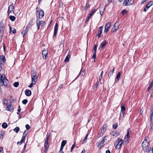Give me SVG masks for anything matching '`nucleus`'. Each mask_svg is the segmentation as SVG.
<instances>
[{
  "instance_id": "1",
  "label": "nucleus",
  "mask_w": 153,
  "mask_h": 153,
  "mask_svg": "<svg viewBox=\"0 0 153 153\" xmlns=\"http://www.w3.org/2000/svg\"><path fill=\"white\" fill-rule=\"evenodd\" d=\"M3 85L9 87L10 86L9 81L6 79L4 74H1L0 73V86H2Z\"/></svg>"
},
{
  "instance_id": "2",
  "label": "nucleus",
  "mask_w": 153,
  "mask_h": 153,
  "mask_svg": "<svg viewBox=\"0 0 153 153\" xmlns=\"http://www.w3.org/2000/svg\"><path fill=\"white\" fill-rule=\"evenodd\" d=\"M123 143V140L122 139L118 138L115 141L114 146L116 149H120Z\"/></svg>"
},
{
  "instance_id": "3",
  "label": "nucleus",
  "mask_w": 153,
  "mask_h": 153,
  "mask_svg": "<svg viewBox=\"0 0 153 153\" xmlns=\"http://www.w3.org/2000/svg\"><path fill=\"white\" fill-rule=\"evenodd\" d=\"M143 150L145 152H147L149 147V142H147L145 139L142 144Z\"/></svg>"
},
{
  "instance_id": "4",
  "label": "nucleus",
  "mask_w": 153,
  "mask_h": 153,
  "mask_svg": "<svg viewBox=\"0 0 153 153\" xmlns=\"http://www.w3.org/2000/svg\"><path fill=\"white\" fill-rule=\"evenodd\" d=\"M32 82H34V85L36 84L37 81V73L35 71H31Z\"/></svg>"
},
{
  "instance_id": "5",
  "label": "nucleus",
  "mask_w": 153,
  "mask_h": 153,
  "mask_svg": "<svg viewBox=\"0 0 153 153\" xmlns=\"http://www.w3.org/2000/svg\"><path fill=\"white\" fill-rule=\"evenodd\" d=\"M36 24L37 27V30H38L39 29L40 26H43L45 25V22L44 21H40L37 18L36 21Z\"/></svg>"
},
{
  "instance_id": "6",
  "label": "nucleus",
  "mask_w": 153,
  "mask_h": 153,
  "mask_svg": "<svg viewBox=\"0 0 153 153\" xmlns=\"http://www.w3.org/2000/svg\"><path fill=\"white\" fill-rule=\"evenodd\" d=\"M134 3V0H124L123 2V5L128 6Z\"/></svg>"
},
{
  "instance_id": "7",
  "label": "nucleus",
  "mask_w": 153,
  "mask_h": 153,
  "mask_svg": "<svg viewBox=\"0 0 153 153\" xmlns=\"http://www.w3.org/2000/svg\"><path fill=\"white\" fill-rule=\"evenodd\" d=\"M36 13L37 18H38L39 19H42L44 16V12L42 10H40Z\"/></svg>"
},
{
  "instance_id": "8",
  "label": "nucleus",
  "mask_w": 153,
  "mask_h": 153,
  "mask_svg": "<svg viewBox=\"0 0 153 153\" xmlns=\"http://www.w3.org/2000/svg\"><path fill=\"white\" fill-rule=\"evenodd\" d=\"M6 110L10 112H13L14 110V107L11 103L7 105L6 107Z\"/></svg>"
},
{
  "instance_id": "9",
  "label": "nucleus",
  "mask_w": 153,
  "mask_h": 153,
  "mask_svg": "<svg viewBox=\"0 0 153 153\" xmlns=\"http://www.w3.org/2000/svg\"><path fill=\"white\" fill-rule=\"evenodd\" d=\"M48 140L46 139L45 142L44 146L45 147V150L44 151L45 153H47V151L49 147V145L48 143Z\"/></svg>"
},
{
  "instance_id": "10",
  "label": "nucleus",
  "mask_w": 153,
  "mask_h": 153,
  "mask_svg": "<svg viewBox=\"0 0 153 153\" xmlns=\"http://www.w3.org/2000/svg\"><path fill=\"white\" fill-rule=\"evenodd\" d=\"M15 9L14 6L13 5V4L10 5L8 7V10L7 13L8 15L12 12H13V13H14Z\"/></svg>"
},
{
  "instance_id": "11",
  "label": "nucleus",
  "mask_w": 153,
  "mask_h": 153,
  "mask_svg": "<svg viewBox=\"0 0 153 153\" xmlns=\"http://www.w3.org/2000/svg\"><path fill=\"white\" fill-rule=\"evenodd\" d=\"M4 26L2 22H0V35H3L4 30Z\"/></svg>"
},
{
  "instance_id": "12",
  "label": "nucleus",
  "mask_w": 153,
  "mask_h": 153,
  "mask_svg": "<svg viewBox=\"0 0 153 153\" xmlns=\"http://www.w3.org/2000/svg\"><path fill=\"white\" fill-rule=\"evenodd\" d=\"M48 50L45 49H44L42 51V54L43 59H46L48 55Z\"/></svg>"
},
{
  "instance_id": "13",
  "label": "nucleus",
  "mask_w": 153,
  "mask_h": 153,
  "mask_svg": "<svg viewBox=\"0 0 153 153\" xmlns=\"http://www.w3.org/2000/svg\"><path fill=\"white\" fill-rule=\"evenodd\" d=\"M58 25L57 23H56L54 28V33L53 36V38L55 37L56 36L58 30Z\"/></svg>"
},
{
  "instance_id": "14",
  "label": "nucleus",
  "mask_w": 153,
  "mask_h": 153,
  "mask_svg": "<svg viewBox=\"0 0 153 153\" xmlns=\"http://www.w3.org/2000/svg\"><path fill=\"white\" fill-rule=\"evenodd\" d=\"M126 111V108L124 105L122 106H121V113H120V117H122V116L123 117L124 116V115Z\"/></svg>"
},
{
  "instance_id": "15",
  "label": "nucleus",
  "mask_w": 153,
  "mask_h": 153,
  "mask_svg": "<svg viewBox=\"0 0 153 153\" xmlns=\"http://www.w3.org/2000/svg\"><path fill=\"white\" fill-rule=\"evenodd\" d=\"M103 28V27L102 26H100L99 27L98 31V34L97 35L99 38H100L101 37V35L102 32V29Z\"/></svg>"
},
{
  "instance_id": "16",
  "label": "nucleus",
  "mask_w": 153,
  "mask_h": 153,
  "mask_svg": "<svg viewBox=\"0 0 153 153\" xmlns=\"http://www.w3.org/2000/svg\"><path fill=\"white\" fill-rule=\"evenodd\" d=\"M150 115L151 122H153V105L151 107Z\"/></svg>"
},
{
  "instance_id": "17",
  "label": "nucleus",
  "mask_w": 153,
  "mask_h": 153,
  "mask_svg": "<svg viewBox=\"0 0 153 153\" xmlns=\"http://www.w3.org/2000/svg\"><path fill=\"white\" fill-rule=\"evenodd\" d=\"M107 127V125L105 124L103 125L102 128H101L100 131L103 134L106 131Z\"/></svg>"
},
{
  "instance_id": "18",
  "label": "nucleus",
  "mask_w": 153,
  "mask_h": 153,
  "mask_svg": "<svg viewBox=\"0 0 153 153\" xmlns=\"http://www.w3.org/2000/svg\"><path fill=\"white\" fill-rule=\"evenodd\" d=\"M6 60L4 56L3 55L0 56V61L2 62H1L3 64V65L5 64Z\"/></svg>"
},
{
  "instance_id": "19",
  "label": "nucleus",
  "mask_w": 153,
  "mask_h": 153,
  "mask_svg": "<svg viewBox=\"0 0 153 153\" xmlns=\"http://www.w3.org/2000/svg\"><path fill=\"white\" fill-rule=\"evenodd\" d=\"M29 29V27L27 26L25 29L22 31L21 33L22 34H23V37H24L25 34L27 33L28 30Z\"/></svg>"
},
{
  "instance_id": "20",
  "label": "nucleus",
  "mask_w": 153,
  "mask_h": 153,
  "mask_svg": "<svg viewBox=\"0 0 153 153\" xmlns=\"http://www.w3.org/2000/svg\"><path fill=\"white\" fill-rule=\"evenodd\" d=\"M25 93L26 96L29 97L31 95V91L30 90L27 89L25 91Z\"/></svg>"
},
{
  "instance_id": "21",
  "label": "nucleus",
  "mask_w": 153,
  "mask_h": 153,
  "mask_svg": "<svg viewBox=\"0 0 153 153\" xmlns=\"http://www.w3.org/2000/svg\"><path fill=\"white\" fill-rule=\"evenodd\" d=\"M111 135L116 137L118 136L119 135V133L117 132H115L114 131H112L110 133Z\"/></svg>"
},
{
  "instance_id": "22",
  "label": "nucleus",
  "mask_w": 153,
  "mask_h": 153,
  "mask_svg": "<svg viewBox=\"0 0 153 153\" xmlns=\"http://www.w3.org/2000/svg\"><path fill=\"white\" fill-rule=\"evenodd\" d=\"M153 4V1H150L148 3L146 6V9H148Z\"/></svg>"
},
{
  "instance_id": "23",
  "label": "nucleus",
  "mask_w": 153,
  "mask_h": 153,
  "mask_svg": "<svg viewBox=\"0 0 153 153\" xmlns=\"http://www.w3.org/2000/svg\"><path fill=\"white\" fill-rule=\"evenodd\" d=\"M105 8L101 6L100 8V13L101 16L103 15Z\"/></svg>"
},
{
  "instance_id": "24",
  "label": "nucleus",
  "mask_w": 153,
  "mask_h": 153,
  "mask_svg": "<svg viewBox=\"0 0 153 153\" xmlns=\"http://www.w3.org/2000/svg\"><path fill=\"white\" fill-rule=\"evenodd\" d=\"M85 70H81L80 71V72L79 74H78V75L77 77H76V78L75 79H77L78 78V77L79 76V75H81L82 76H83L85 74Z\"/></svg>"
},
{
  "instance_id": "25",
  "label": "nucleus",
  "mask_w": 153,
  "mask_h": 153,
  "mask_svg": "<svg viewBox=\"0 0 153 153\" xmlns=\"http://www.w3.org/2000/svg\"><path fill=\"white\" fill-rule=\"evenodd\" d=\"M106 40H105L103 41V42L100 44V47L99 48V49H100V48H102L106 45Z\"/></svg>"
},
{
  "instance_id": "26",
  "label": "nucleus",
  "mask_w": 153,
  "mask_h": 153,
  "mask_svg": "<svg viewBox=\"0 0 153 153\" xmlns=\"http://www.w3.org/2000/svg\"><path fill=\"white\" fill-rule=\"evenodd\" d=\"M25 141V137H22L20 141H19L17 143V145H18L19 143L20 145H21L23 143H24Z\"/></svg>"
},
{
  "instance_id": "27",
  "label": "nucleus",
  "mask_w": 153,
  "mask_h": 153,
  "mask_svg": "<svg viewBox=\"0 0 153 153\" xmlns=\"http://www.w3.org/2000/svg\"><path fill=\"white\" fill-rule=\"evenodd\" d=\"M2 102L3 104L6 106H7L8 104V101L7 99L4 98L2 99Z\"/></svg>"
},
{
  "instance_id": "28",
  "label": "nucleus",
  "mask_w": 153,
  "mask_h": 153,
  "mask_svg": "<svg viewBox=\"0 0 153 153\" xmlns=\"http://www.w3.org/2000/svg\"><path fill=\"white\" fill-rule=\"evenodd\" d=\"M114 70V68L112 69H111L108 74V77L111 76Z\"/></svg>"
},
{
  "instance_id": "29",
  "label": "nucleus",
  "mask_w": 153,
  "mask_h": 153,
  "mask_svg": "<svg viewBox=\"0 0 153 153\" xmlns=\"http://www.w3.org/2000/svg\"><path fill=\"white\" fill-rule=\"evenodd\" d=\"M111 22L108 23L105 25V28H106L109 30L111 27Z\"/></svg>"
},
{
  "instance_id": "30",
  "label": "nucleus",
  "mask_w": 153,
  "mask_h": 153,
  "mask_svg": "<svg viewBox=\"0 0 153 153\" xmlns=\"http://www.w3.org/2000/svg\"><path fill=\"white\" fill-rule=\"evenodd\" d=\"M119 26V24L118 22H117L114 23L113 25V27L118 29Z\"/></svg>"
},
{
  "instance_id": "31",
  "label": "nucleus",
  "mask_w": 153,
  "mask_h": 153,
  "mask_svg": "<svg viewBox=\"0 0 153 153\" xmlns=\"http://www.w3.org/2000/svg\"><path fill=\"white\" fill-rule=\"evenodd\" d=\"M105 142V140H104L102 139V140H101L100 142L99 145H100V147H103L104 146V143Z\"/></svg>"
},
{
  "instance_id": "32",
  "label": "nucleus",
  "mask_w": 153,
  "mask_h": 153,
  "mask_svg": "<svg viewBox=\"0 0 153 153\" xmlns=\"http://www.w3.org/2000/svg\"><path fill=\"white\" fill-rule=\"evenodd\" d=\"M97 9H94L92 10L90 13L89 15L92 16L97 11Z\"/></svg>"
},
{
  "instance_id": "33",
  "label": "nucleus",
  "mask_w": 153,
  "mask_h": 153,
  "mask_svg": "<svg viewBox=\"0 0 153 153\" xmlns=\"http://www.w3.org/2000/svg\"><path fill=\"white\" fill-rule=\"evenodd\" d=\"M121 74H120V72H119L117 75L116 79V81L117 82L118 80H119Z\"/></svg>"
},
{
  "instance_id": "34",
  "label": "nucleus",
  "mask_w": 153,
  "mask_h": 153,
  "mask_svg": "<svg viewBox=\"0 0 153 153\" xmlns=\"http://www.w3.org/2000/svg\"><path fill=\"white\" fill-rule=\"evenodd\" d=\"M71 57V56L70 55H68L66 57L64 61L65 62H68L69 61V59Z\"/></svg>"
},
{
  "instance_id": "35",
  "label": "nucleus",
  "mask_w": 153,
  "mask_h": 153,
  "mask_svg": "<svg viewBox=\"0 0 153 153\" xmlns=\"http://www.w3.org/2000/svg\"><path fill=\"white\" fill-rule=\"evenodd\" d=\"M88 134H87L85 138L83 139V140L82 141V143H85L86 141H87V137H88Z\"/></svg>"
},
{
  "instance_id": "36",
  "label": "nucleus",
  "mask_w": 153,
  "mask_h": 153,
  "mask_svg": "<svg viewBox=\"0 0 153 153\" xmlns=\"http://www.w3.org/2000/svg\"><path fill=\"white\" fill-rule=\"evenodd\" d=\"M9 19L12 21H14L16 19V17L14 16H10Z\"/></svg>"
},
{
  "instance_id": "37",
  "label": "nucleus",
  "mask_w": 153,
  "mask_h": 153,
  "mask_svg": "<svg viewBox=\"0 0 153 153\" xmlns=\"http://www.w3.org/2000/svg\"><path fill=\"white\" fill-rule=\"evenodd\" d=\"M2 126L3 128H6L7 127L8 125L6 123L4 122L2 124Z\"/></svg>"
},
{
  "instance_id": "38",
  "label": "nucleus",
  "mask_w": 153,
  "mask_h": 153,
  "mask_svg": "<svg viewBox=\"0 0 153 153\" xmlns=\"http://www.w3.org/2000/svg\"><path fill=\"white\" fill-rule=\"evenodd\" d=\"M4 131H0V139H2L3 138Z\"/></svg>"
},
{
  "instance_id": "39",
  "label": "nucleus",
  "mask_w": 153,
  "mask_h": 153,
  "mask_svg": "<svg viewBox=\"0 0 153 153\" xmlns=\"http://www.w3.org/2000/svg\"><path fill=\"white\" fill-rule=\"evenodd\" d=\"M153 85L152 82L150 83L149 84V86L148 88L147 91H148L149 92L150 91V89L152 88V86Z\"/></svg>"
},
{
  "instance_id": "40",
  "label": "nucleus",
  "mask_w": 153,
  "mask_h": 153,
  "mask_svg": "<svg viewBox=\"0 0 153 153\" xmlns=\"http://www.w3.org/2000/svg\"><path fill=\"white\" fill-rule=\"evenodd\" d=\"M19 127H16L14 129V131L16 133H17L19 131Z\"/></svg>"
},
{
  "instance_id": "41",
  "label": "nucleus",
  "mask_w": 153,
  "mask_h": 153,
  "mask_svg": "<svg viewBox=\"0 0 153 153\" xmlns=\"http://www.w3.org/2000/svg\"><path fill=\"white\" fill-rule=\"evenodd\" d=\"M127 13V11L126 10H123L121 11V13L122 14L123 16H124L125 13Z\"/></svg>"
},
{
  "instance_id": "42",
  "label": "nucleus",
  "mask_w": 153,
  "mask_h": 153,
  "mask_svg": "<svg viewBox=\"0 0 153 153\" xmlns=\"http://www.w3.org/2000/svg\"><path fill=\"white\" fill-rule=\"evenodd\" d=\"M67 143V141L66 140H63L61 143V145L64 146Z\"/></svg>"
},
{
  "instance_id": "43",
  "label": "nucleus",
  "mask_w": 153,
  "mask_h": 153,
  "mask_svg": "<svg viewBox=\"0 0 153 153\" xmlns=\"http://www.w3.org/2000/svg\"><path fill=\"white\" fill-rule=\"evenodd\" d=\"M99 81H97V82H96V84L95 85V88H94V89H95L96 90H97V86L99 85Z\"/></svg>"
},
{
  "instance_id": "44",
  "label": "nucleus",
  "mask_w": 153,
  "mask_h": 153,
  "mask_svg": "<svg viewBox=\"0 0 153 153\" xmlns=\"http://www.w3.org/2000/svg\"><path fill=\"white\" fill-rule=\"evenodd\" d=\"M97 46V45H94V47L93 48V52L96 53Z\"/></svg>"
},
{
  "instance_id": "45",
  "label": "nucleus",
  "mask_w": 153,
  "mask_h": 153,
  "mask_svg": "<svg viewBox=\"0 0 153 153\" xmlns=\"http://www.w3.org/2000/svg\"><path fill=\"white\" fill-rule=\"evenodd\" d=\"M89 4L88 3H87L85 7H84V10H87V9L89 6Z\"/></svg>"
},
{
  "instance_id": "46",
  "label": "nucleus",
  "mask_w": 153,
  "mask_h": 153,
  "mask_svg": "<svg viewBox=\"0 0 153 153\" xmlns=\"http://www.w3.org/2000/svg\"><path fill=\"white\" fill-rule=\"evenodd\" d=\"M103 134L100 131V132H99L97 137L98 138H100V137H102L103 135Z\"/></svg>"
},
{
  "instance_id": "47",
  "label": "nucleus",
  "mask_w": 153,
  "mask_h": 153,
  "mask_svg": "<svg viewBox=\"0 0 153 153\" xmlns=\"http://www.w3.org/2000/svg\"><path fill=\"white\" fill-rule=\"evenodd\" d=\"M13 85L15 87H17L19 85V82H16L14 83Z\"/></svg>"
},
{
  "instance_id": "48",
  "label": "nucleus",
  "mask_w": 153,
  "mask_h": 153,
  "mask_svg": "<svg viewBox=\"0 0 153 153\" xmlns=\"http://www.w3.org/2000/svg\"><path fill=\"white\" fill-rule=\"evenodd\" d=\"M118 126V123H116L113 125V128L115 129H116Z\"/></svg>"
},
{
  "instance_id": "49",
  "label": "nucleus",
  "mask_w": 153,
  "mask_h": 153,
  "mask_svg": "<svg viewBox=\"0 0 153 153\" xmlns=\"http://www.w3.org/2000/svg\"><path fill=\"white\" fill-rule=\"evenodd\" d=\"M91 17V16L89 15L85 21V22H87L89 21Z\"/></svg>"
},
{
  "instance_id": "50",
  "label": "nucleus",
  "mask_w": 153,
  "mask_h": 153,
  "mask_svg": "<svg viewBox=\"0 0 153 153\" xmlns=\"http://www.w3.org/2000/svg\"><path fill=\"white\" fill-rule=\"evenodd\" d=\"M28 133V131L26 130H25L23 134V137H25H25H26V136L27 135V134Z\"/></svg>"
},
{
  "instance_id": "51",
  "label": "nucleus",
  "mask_w": 153,
  "mask_h": 153,
  "mask_svg": "<svg viewBox=\"0 0 153 153\" xmlns=\"http://www.w3.org/2000/svg\"><path fill=\"white\" fill-rule=\"evenodd\" d=\"M28 100L27 99H25L22 100V103L24 104H26Z\"/></svg>"
},
{
  "instance_id": "52",
  "label": "nucleus",
  "mask_w": 153,
  "mask_h": 153,
  "mask_svg": "<svg viewBox=\"0 0 153 153\" xmlns=\"http://www.w3.org/2000/svg\"><path fill=\"white\" fill-rule=\"evenodd\" d=\"M129 129H128L127 130V133L126 136H125V137H126L127 138H129Z\"/></svg>"
},
{
  "instance_id": "53",
  "label": "nucleus",
  "mask_w": 153,
  "mask_h": 153,
  "mask_svg": "<svg viewBox=\"0 0 153 153\" xmlns=\"http://www.w3.org/2000/svg\"><path fill=\"white\" fill-rule=\"evenodd\" d=\"M76 144V142H74V144L72 145V147L71 148V152L73 150V149H74L75 145Z\"/></svg>"
},
{
  "instance_id": "54",
  "label": "nucleus",
  "mask_w": 153,
  "mask_h": 153,
  "mask_svg": "<svg viewBox=\"0 0 153 153\" xmlns=\"http://www.w3.org/2000/svg\"><path fill=\"white\" fill-rule=\"evenodd\" d=\"M96 53L94 52V54L93 55V56L91 57V58L95 59L96 58Z\"/></svg>"
},
{
  "instance_id": "55",
  "label": "nucleus",
  "mask_w": 153,
  "mask_h": 153,
  "mask_svg": "<svg viewBox=\"0 0 153 153\" xmlns=\"http://www.w3.org/2000/svg\"><path fill=\"white\" fill-rule=\"evenodd\" d=\"M65 41L64 40H62L60 43V45H62V46L63 47Z\"/></svg>"
},
{
  "instance_id": "56",
  "label": "nucleus",
  "mask_w": 153,
  "mask_h": 153,
  "mask_svg": "<svg viewBox=\"0 0 153 153\" xmlns=\"http://www.w3.org/2000/svg\"><path fill=\"white\" fill-rule=\"evenodd\" d=\"M26 144L24 146V149L21 152V153H25V151L26 147Z\"/></svg>"
},
{
  "instance_id": "57",
  "label": "nucleus",
  "mask_w": 153,
  "mask_h": 153,
  "mask_svg": "<svg viewBox=\"0 0 153 153\" xmlns=\"http://www.w3.org/2000/svg\"><path fill=\"white\" fill-rule=\"evenodd\" d=\"M108 2L111 3L113 4L114 2V0H107Z\"/></svg>"
},
{
  "instance_id": "58",
  "label": "nucleus",
  "mask_w": 153,
  "mask_h": 153,
  "mask_svg": "<svg viewBox=\"0 0 153 153\" xmlns=\"http://www.w3.org/2000/svg\"><path fill=\"white\" fill-rule=\"evenodd\" d=\"M34 82H32L30 85L28 86V87L30 88H31L33 87V85H34Z\"/></svg>"
},
{
  "instance_id": "59",
  "label": "nucleus",
  "mask_w": 153,
  "mask_h": 153,
  "mask_svg": "<svg viewBox=\"0 0 153 153\" xmlns=\"http://www.w3.org/2000/svg\"><path fill=\"white\" fill-rule=\"evenodd\" d=\"M118 29H117L114 27H113L112 29V32L114 33L115 31L117 30Z\"/></svg>"
},
{
  "instance_id": "60",
  "label": "nucleus",
  "mask_w": 153,
  "mask_h": 153,
  "mask_svg": "<svg viewBox=\"0 0 153 153\" xmlns=\"http://www.w3.org/2000/svg\"><path fill=\"white\" fill-rule=\"evenodd\" d=\"M25 127L27 130H28L30 128V126L28 124H26L25 125Z\"/></svg>"
},
{
  "instance_id": "61",
  "label": "nucleus",
  "mask_w": 153,
  "mask_h": 153,
  "mask_svg": "<svg viewBox=\"0 0 153 153\" xmlns=\"http://www.w3.org/2000/svg\"><path fill=\"white\" fill-rule=\"evenodd\" d=\"M147 0H143L141 3V4H143Z\"/></svg>"
},
{
  "instance_id": "62",
  "label": "nucleus",
  "mask_w": 153,
  "mask_h": 153,
  "mask_svg": "<svg viewBox=\"0 0 153 153\" xmlns=\"http://www.w3.org/2000/svg\"><path fill=\"white\" fill-rule=\"evenodd\" d=\"M41 9H39L38 7H37L36 8V13L40 11Z\"/></svg>"
},
{
  "instance_id": "63",
  "label": "nucleus",
  "mask_w": 153,
  "mask_h": 153,
  "mask_svg": "<svg viewBox=\"0 0 153 153\" xmlns=\"http://www.w3.org/2000/svg\"><path fill=\"white\" fill-rule=\"evenodd\" d=\"M107 136H105L104 137H103V140H105V141H107Z\"/></svg>"
},
{
  "instance_id": "64",
  "label": "nucleus",
  "mask_w": 153,
  "mask_h": 153,
  "mask_svg": "<svg viewBox=\"0 0 153 153\" xmlns=\"http://www.w3.org/2000/svg\"><path fill=\"white\" fill-rule=\"evenodd\" d=\"M12 32L13 34H15L16 33V30L14 28V30H13L12 31Z\"/></svg>"
}]
</instances>
